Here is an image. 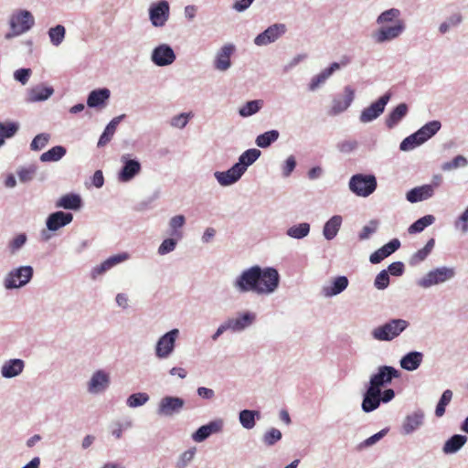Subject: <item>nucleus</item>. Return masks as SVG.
Listing matches in <instances>:
<instances>
[{
    "mask_svg": "<svg viewBox=\"0 0 468 468\" xmlns=\"http://www.w3.org/2000/svg\"><path fill=\"white\" fill-rule=\"evenodd\" d=\"M281 276L274 267L252 265L244 269L232 281V288L239 294L252 292L259 296H269L277 292Z\"/></svg>",
    "mask_w": 468,
    "mask_h": 468,
    "instance_id": "nucleus-1",
    "label": "nucleus"
},
{
    "mask_svg": "<svg viewBox=\"0 0 468 468\" xmlns=\"http://www.w3.org/2000/svg\"><path fill=\"white\" fill-rule=\"evenodd\" d=\"M378 28L372 31L371 38L375 44L382 45L400 37L407 26L401 17V11L392 7L381 12L376 18Z\"/></svg>",
    "mask_w": 468,
    "mask_h": 468,
    "instance_id": "nucleus-2",
    "label": "nucleus"
},
{
    "mask_svg": "<svg viewBox=\"0 0 468 468\" xmlns=\"http://www.w3.org/2000/svg\"><path fill=\"white\" fill-rule=\"evenodd\" d=\"M400 372L391 366H380L376 373L369 378L368 385L363 396H366V402L375 406L377 397L380 395V389L390 384L393 379L399 378Z\"/></svg>",
    "mask_w": 468,
    "mask_h": 468,
    "instance_id": "nucleus-3",
    "label": "nucleus"
},
{
    "mask_svg": "<svg viewBox=\"0 0 468 468\" xmlns=\"http://www.w3.org/2000/svg\"><path fill=\"white\" fill-rule=\"evenodd\" d=\"M33 14L24 8H16L12 11L7 19L9 30L5 35V39L10 40L29 32L35 26Z\"/></svg>",
    "mask_w": 468,
    "mask_h": 468,
    "instance_id": "nucleus-4",
    "label": "nucleus"
},
{
    "mask_svg": "<svg viewBox=\"0 0 468 468\" xmlns=\"http://www.w3.org/2000/svg\"><path fill=\"white\" fill-rule=\"evenodd\" d=\"M410 326V322L402 318H393L371 330V336L379 342H391L398 338Z\"/></svg>",
    "mask_w": 468,
    "mask_h": 468,
    "instance_id": "nucleus-5",
    "label": "nucleus"
},
{
    "mask_svg": "<svg viewBox=\"0 0 468 468\" xmlns=\"http://www.w3.org/2000/svg\"><path fill=\"white\" fill-rule=\"evenodd\" d=\"M34 269L30 265H20L10 269L3 278V286L6 291L26 287L33 279Z\"/></svg>",
    "mask_w": 468,
    "mask_h": 468,
    "instance_id": "nucleus-6",
    "label": "nucleus"
},
{
    "mask_svg": "<svg viewBox=\"0 0 468 468\" xmlns=\"http://www.w3.org/2000/svg\"><path fill=\"white\" fill-rule=\"evenodd\" d=\"M378 186L377 177L372 174H355L348 182L349 190L356 197H367Z\"/></svg>",
    "mask_w": 468,
    "mask_h": 468,
    "instance_id": "nucleus-7",
    "label": "nucleus"
},
{
    "mask_svg": "<svg viewBox=\"0 0 468 468\" xmlns=\"http://www.w3.org/2000/svg\"><path fill=\"white\" fill-rule=\"evenodd\" d=\"M456 275L454 267L441 266L429 271L425 275L417 281L418 286L429 289L432 286L445 283L452 280Z\"/></svg>",
    "mask_w": 468,
    "mask_h": 468,
    "instance_id": "nucleus-8",
    "label": "nucleus"
},
{
    "mask_svg": "<svg viewBox=\"0 0 468 468\" xmlns=\"http://www.w3.org/2000/svg\"><path fill=\"white\" fill-rule=\"evenodd\" d=\"M179 336L180 331L178 328H173L160 335L154 345L155 357L160 360L169 358L175 353Z\"/></svg>",
    "mask_w": 468,
    "mask_h": 468,
    "instance_id": "nucleus-9",
    "label": "nucleus"
},
{
    "mask_svg": "<svg viewBox=\"0 0 468 468\" xmlns=\"http://www.w3.org/2000/svg\"><path fill=\"white\" fill-rule=\"evenodd\" d=\"M122 167L117 174V179L121 183H129L133 180L142 171V165L136 158H132L131 154H123L120 157Z\"/></svg>",
    "mask_w": 468,
    "mask_h": 468,
    "instance_id": "nucleus-10",
    "label": "nucleus"
},
{
    "mask_svg": "<svg viewBox=\"0 0 468 468\" xmlns=\"http://www.w3.org/2000/svg\"><path fill=\"white\" fill-rule=\"evenodd\" d=\"M111 385L110 373L104 369L95 370L86 383L87 392L90 395L103 394Z\"/></svg>",
    "mask_w": 468,
    "mask_h": 468,
    "instance_id": "nucleus-11",
    "label": "nucleus"
},
{
    "mask_svg": "<svg viewBox=\"0 0 468 468\" xmlns=\"http://www.w3.org/2000/svg\"><path fill=\"white\" fill-rule=\"evenodd\" d=\"M185 407V400L180 397L165 396L156 408V414L160 417L169 418L179 414Z\"/></svg>",
    "mask_w": 468,
    "mask_h": 468,
    "instance_id": "nucleus-12",
    "label": "nucleus"
},
{
    "mask_svg": "<svg viewBox=\"0 0 468 468\" xmlns=\"http://www.w3.org/2000/svg\"><path fill=\"white\" fill-rule=\"evenodd\" d=\"M349 63L348 58H343L340 62H333L329 65V67L324 69L321 72L314 75L309 84H308V90L312 92L316 91L319 90L322 86L325 84L327 80L331 78V76L338 69H341V67H345Z\"/></svg>",
    "mask_w": 468,
    "mask_h": 468,
    "instance_id": "nucleus-13",
    "label": "nucleus"
},
{
    "mask_svg": "<svg viewBox=\"0 0 468 468\" xmlns=\"http://www.w3.org/2000/svg\"><path fill=\"white\" fill-rule=\"evenodd\" d=\"M390 100V94L386 93L362 110L359 115L361 123H369L378 119L385 111L386 105Z\"/></svg>",
    "mask_w": 468,
    "mask_h": 468,
    "instance_id": "nucleus-14",
    "label": "nucleus"
},
{
    "mask_svg": "<svg viewBox=\"0 0 468 468\" xmlns=\"http://www.w3.org/2000/svg\"><path fill=\"white\" fill-rule=\"evenodd\" d=\"M287 31L285 24L275 23L268 27L263 32L254 38L253 42L258 47H264L276 42Z\"/></svg>",
    "mask_w": 468,
    "mask_h": 468,
    "instance_id": "nucleus-15",
    "label": "nucleus"
},
{
    "mask_svg": "<svg viewBox=\"0 0 468 468\" xmlns=\"http://www.w3.org/2000/svg\"><path fill=\"white\" fill-rule=\"evenodd\" d=\"M236 51V47L232 43H226L221 46L215 53L213 58V68L219 72L229 70L231 66V57Z\"/></svg>",
    "mask_w": 468,
    "mask_h": 468,
    "instance_id": "nucleus-16",
    "label": "nucleus"
},
{
    "mask_svg": "<svg viewBox=\"0 0 468 468\" xmlns=\"http://www.w3.org/2000/svg\"><path fill=\"white\" fill-rule=\"evenodd\" d=\"M170 6L166 0L153 3L149 6V19L153 27H163L169 19Z\"/></svg>",
    "mask_w": 468,
    "mask_h": 468,
    "instance_id": "nucleus-17",
    "label": "nucleus"
},
{
    "mask_svg": "<svg viewBox=\"0 0 468 468\" xmlns=\"http://www.w3.org/2000/svg\"><path fill=\"white\" fill-rule=\"evenodd\" d=\"M348 284L349 281L346 276L333 277L321 286L320 294L325 299L333 298L346 291Z\"/></svg>",
    "mask_w": 468,
    "mask_h": 468,
    "instance_id": "nucleus-18",
    "label": "nucleus"
},
{
    "mask_svg": "<svg viewBox=\"0 0 468 468\" xmlns=\"http://www.w3.org/2000/svg\"><path fill=\"white\" fill-rule=\"evenodd\" d=\"M225 421L221 418H217L205 425L200 426L191 434V439L197 443L203 442L212 434H218L223 431Z\"/></svg>",
    "mask_w": 468,
    "mask_h": 468,
    "instance_id": "nucleus-19",
    "label": "nucleus"
},
{
    "mask_svg": "<svg viewBox=\"0 0 468 468\" xmlns=\"http://www.w3.org/2000/svg\"><path fill=\"white\" fill-rule=\"evenodd\" d=\"M176 58L174 49L168 44H160L151 53L152 62L158 67L172 65Z\"/></svg>",
    "mask_w": 468,
    "mask_h": 468,
    "instance_id": "nucleus-20",
    "label": "nucleus"
},
{
    "mask_svg": "<svg viewBox=\"0 0 468 468\" xmlns=\"http://www.w3.org/2000/svg\"><path fill=\"white\" fill-rule=\"evenodd\" d=\"M257 315L250 311L239 312L235 317L228 318L230 331L239 333L250 327L256 321Z\"/></svg>",
    "mask_w": 468,
    "mask_h": 468,
    "instance_id": "nucleus-21",
    "label": "nucleus"
},
{
    "mask_svg": "<svg viewBox=\"0 0 468 468\" xmlns=\"http://www.w3.org/2000/svg\"><path fill=\"white\" fill-rule=\"evenodd\" d=\"M355 100V90L347 85L344 88L343 98H335L332 101L329 113L338 115L346 111Z\"/></svg>",
    "mask_w": 468,
    "mask_h": 468,
    "instance_id": "nucleus-22",
    "label": "nucleus"
},
{
    "mask_svg": "<svg viewBox=\"0 0 468 468\" xmlns=\"http://www.w3.org/2000/svg\"><path fill=\"white\" fill-rule=\"evenodd\" d=\"M53 94L54 89L51 86H47L44 83H40L27 89L25 101L27 103L45 101L48 100Z\"/></svg>",
    "mask_w": 468,
    "mask_h": 468,
    "instance_id": "nucleus-23",
    "label": "nucleus"
},
{
    "mask_svg": "<svg viewBox=\"0 0 468 468\" xmlns=\"http://www.w3.org/2000/svg\"><path fill=\"white\" fill-rule=\"evenodd\" d=\"M424 417V412L421 410L408 414L401 424V434L410 435L419 430L423 425Z\"/></svg>",
    "mask_w": 468,
    "mask_h": 468,
    "instance_id": "nucleus-24",
    "label": "nucleus"
},
{
    "mask_svg": "<svg viewBox=\"0 0 468 468\" xmlns=\"http://www.w3.org/2000/svg\"><path fill=\"white\" fill-rule=\"evenodd\" d=\"M72 220L73 215L71 213L59 210L48 215L46 219V227L49 231L55 232L70 224Z\"/></svg>",
    "mask_w": 468,
    "mask_h": 468,
    "instance_id": "nucleus-25",
    "label": "nucleus"
},
{
    "mask_svg": "<svg viewBox=\"0 0 468 468\" xmlns=\"http://www.w3.org/2000/svg\"><path fill=\"white\" fill-rule=\"evenodd\" d=\"M244 174L235 164L227 171H216L214 177L221 186H229L237 183Z\"/></svg>",
    "mask_w": 468,
    "mask_h": 468,
    "instance_id": "nucleus-26",
    "label": "nucleus"
},
{
    "mask_svg": "<svg viewBox=\"0 0 468 468\" xmlns=\"http://www.w3.org/2000/svg\"><path fill=\"white\" fill-rule=\"evenodd\" d=\"M26 367L25 361L20 358H11L5 361L0 368L4 378H14L22 374Z\"/></svg>",
    "mask_w": 468,
    "mask_h": 468,
    "instance_id": "nucleus-27",
    "label": "nucleus"
},
{
    "mask_svg": "<svg viewBox=\"0 0 468 468\" xmlns=\"http://www.w3.org/2000/svg\"><path fill=\"white\" fill-rule=\"evenodd\" d=\"M434 196V186L431 185H422L411 188L406 193V199L410 203H417L427 200Z\"/></svg>",
    "mask_w": 468,
    "mask_h": 468,
    "instance_id": "nucleus-28",
    "label": "nucleus"
},
{
    "mask_svg": "<svg viewBox=\"0 0 468 468\" xmlns=\"http://www.w3.org/2000/svg\"><path fill=\"white\" fill-rule=\"evenodd\" d=\"M111 97L108 88H101L91 90L87 98V105L90 108H103Z\"/></svg>",
    "mask_w": 468,
    "mask_h": 468,
    "instance_id": "nucleus-29",
    "label": "nucleus"
},
{
    "mask_svg": "<svg viewBox=\"0 0 468 468\" xmlns=\"http://www.w3.org/2000/svg\"><path fill=\"white\" fill-rule=\"evenodd\" d=\"M424 355L420 351H410L405 354L399 360L401 368L407 371H415L423 361Z\"/></svg>",
    "mask_w": 468,
    "mask_h": 468,
    "instance_id": "nucleus-30",
    "label": "nucleus"
},
{
    "mask_svg": "<svg viewBox=\"0 0 468 468\" xmlns=\"http://www.w3.org/2000/svg\"><path fill=\"white\" fill-rule=\"evenodd\" d=\"M395 398V391L392 388H387L382 390L380 389V395L377 397V403H375V406L368 404L366 402V396H363L362 403H361V409L364 412L369 413L377 410L380 403H388Z\"/></svg>",
    "mask_w": 468,
    "mask_h": 468,
    "instance_id": "nucleus-31",
    "label": "nucleus"
},
{
    "mask_svg": "<svg viewBox=\"0 0 468 468\" xmlns=\"http://www.w3.org/2000/svg\"><path fill=\"white\" fill-rule=\"evenodd\" d=\"M343 224V218L340 215L331 217L323 227V236L326 240L334 239Z\"/></svg>",
    "mask_w": 468,
    "mask_h": 468,
    "instance_id": "nucleus-32",
    "label": "nucleus"
},
{
    "mask_svg": "<svg viewBox=\"0 0 468 468\" xmlns=\"http://www.w3.org/2000/svg\"><path fill=\"white\" fill-rule=\"evenodd\" d=\"M56 207L69 210H79L82 206V200L78 194H67L56 201Z\"/></svg>",
    "mask_w": 468,
    "mask_h": 468,
    "instance_id": "nucleus-33",
    "label": "nucleus"
},
{
    "mask_svg": "<svg viewBox=\"0 0 468 468\" xmlns=\"http://www.w3.org/2000/svg\"><path fill=\"white\" fill-rule=\"evenodd\" d=\"M261 154V152L259 149H248L239 155V161L235 165L239 166V170L244 174L248 167L259 159Z\"/></svg>",
    "mask_w": 468,
    "mask_h": 468,
    "instance_id": "nucleus-34",
    "label": "nucleus"
},
{
    "mask_svg": "<svg viewBox=\"0 0 468 468\" xmlns=\"http://www.w3.org/2000/svg\"><path fill=\"white\" fill-rule=\"evenodd\" d=\"M409 107L406 103H399L386 117L385 123L388 128L396 127L399 122L408 114Z\"/></svg>",
    "mask_w": 468,
    "mask_h": 468,
    "instance_id": "nucleus-35",
    "label": "nucleus"
},
{
    "mask_svg": "<svg viewBox=\"0 0 468 468\" xmlns=\"http://www.w3.org/2000/svg\"><path fill=\"white\" fill-rule=\"evenodd\" d=\"M124 117L125 114L116 116L107 124L98 141V147H102L106 145L112 140L113 134L115 133L118 124L122 122V120Z\"/></svg>",
    "mask_w": 468,
    "mask_h": 468,
    "instance_id": "nucleus-36",
    "label": "nucleus"
},
{
    "mask_svg": "<svg viewBox=\"0 0 468 468\" xmlns=\"http://www.w3.org/2000/svg\"><path fill=\"white\" fill-rule=\"evenodd\" d=\"M465 435L455 434L448 439L442 447V452L445 454H453L460 451L467 441Z\"/></svg>",
    "mask_w": 468,
    "mask_h": 468,
    "instance_id": "nucleus-37",
    "label": "nucleus"
},
{
    "mask_svg": "<svg viewBox=\"0 0 468 468\" xmlns=\"http://www.w3.org/2000/svg\"><path fill=\"white\" fill-rule=\"evenodd\" d=\"M27 234L25 232L16 233L7 242L6 249L10 255L17 254L27 244Z\"/></svg>",
    "mask_w": 468,
    "mask_h": 468,
    "instance_id": "nucleus-38",
    "label": "nucleus"
},
{
    "mask_svg": "<svg viewBox=\"0 0 468 468\" xmlns=\"http://www.w3.org/2000/svg\"><path fill=\"white\" fill-rule=\"evenodd\" d=\"M261 413L253 410H242L239 413V420L242 428L251 430L256 425V420H259Z\"/></svg>",
    "mask_w": 468,
    "mask_h": 468,
    "instance_id": "nucleus-39",
    "label": "nucleus"
},
{
    "mask_svg": "<svg viewBox=\"0 0 468 468\" xmlns=\"http://www.w3.org/2000/svg\"><path fill=\"white\" fill-rule=\"evenodd\" d=\"M264 106V101L258 99L245 102L241 107L239 108V115L242 118H249L258 113Z\"/></svg>",
    "mask_w": 468,
    "mask_h": 468,
    "instance_id": "nucleus-40",
    "label": "nucleus"
},
{
    "mask_svg": "<svg viewBox=\"0 0 468 468\" xmlns=\"http://www.w3.org/2000/svg\"><path fill=\"white\" fill-rule=\"evenodd\" d=\"M435 241L433 239H431L427 241L426 245L413 253L411 257L409 260V264L410 266H417L420 262L426 260V258L430 255L431 252L433 247H434Z\"/></svg>",
    "mask_w": 468,
    "mask_h": 468,
    "instance_id": "nucleus-41",
    "label": "nucleus"
},
{
    "mask_svg": "<svg viewBox=\"0 0 468 468\" xmlns=\"http://www.w3.org/2000/svg\"><path fill=\"white\" fill-rule=\"evenodd\" d=\"M186 224V217L183 215L173 216L168 221V232L171 237L176 239L183 238V232L181 229Z\"/></svg>",
    "mask_w": 468,
    "mask_h": 468,
    "instance_id": "nucleus-42",
    "label": "nucleus"
},
{
    "mask_svg": "<svg viewBox=\"0 0 468 468\" xmlns=\"http://www.w3.org/2000/svg\"><path fill=\"white\" fill-rule=\"evenodd\" d=\"M441 124L439 121H431L420 128L416 133L420 139V142L425 143L432 137L441 129Z\"/></svg>",
    "mask_w": 468,
    "mask_h": 468,
    "instance_id": "nucleus-43",
    "label": "nucleus"
},
{
    "mask_svg": "<svg viewBox=\"0 0 468 468\" xmlns=\"http://www.w3.org/2000/svg\"><path fill=\"white\" fill-rule=\"evenodd\" d=\"M280 137V133L277 130H270L263 133L259 134L255 139V144L260 148H268L275 143Z\"/></svg>",
    "mask_w": 468,
    "mask_h": 468,
    "instance_id": "nucleus-44",
    "label": "nucleus"
},
{
    "mask_svg": "<svg viewBox=\"0 0 468 468\" xmlns=\"http://www.w3.org/2000/svg\"><path fill=\"white\" fill-rule=\"evenodd\" d=\"M311 226L307 222L292 225L286 230V235L292 239H302L310 233Z\"/></svg>",
    "mask_w": 468,
    "mask_h": 468,
    "instance_id": "nucleus-45",
    "label": "nucleus"
},
{
    "mask_svg": "<svg viewBox=\"0 0 468 468\" xmlns=\"http://www.w3.org/2000/svg\"><path fill=\"white\" fill-rule=\"evenodd\" d=\"M66 153L67 151L64 146L57 145L43 153L39 159L43 163L58 162L66 154Z\"/></svg>",
    "mask_w": 468,
    "mask_h": 468,
    "instance_id": "nucleus-46",
    "label": "nucleus"
},
{
    "mask_svg": "<svg viewBox=\"0 0 468 468\" xmlns=\"http://www.w3.org/2000/svg\"><path fill=\"white\" fill-rule=\"evenodd\" d=\"M435 222V217L433 215H426L419 219H417L414 223H412L409 229L408 232L410 234L420 233L424 230L425 228L432 225Z\"/></svg>",
    "mask_w": 468,
    "mask_h": 468,
    "instance_id": "nucleus-47",
    "label": "nucleus"
},
{
    "mask_svg": "<svg viewBox=\"0 0 468 468\" xmlns=\"http://www.w3.org/2000/svg\"><path fill=\"white\" fill-rule=\"evenodd\" d=\"M463 16L460 13H454L446 17V19L440 24L439 31L441 34L448 33L452 28L457 27L463 22Z\"/></svg>",
    "mask_w": 468,
    "mask_h": 468,
    "instance_id": "nucleus-48",
    "label": "nucleus"
},
{
    "mask_svg": "<svg viewBox=\"0 0 468 468\" xmlns=\"http://www.w3.org/2000/svg\"><path fill=\"white\" fill-rule=\"evenodd\" d=\"M48 35L50 43L55 47H58L59 45L62 44V42L65 39L66 28L62 25H57L48 29Z\"/></svg>",
    "mask_w": 468,
    "mask_h": 468,
    "instance_id": "nucleus-49",
    "label": "nucleus"
},
{
    "mask_svg": "<svg viewBox=\"0 0 468 468\" xmlns=\"http://www.w3.org/2000/svg\"><path fill=\"white\" fill-rule=\"evenodd\" d=\"M150 399V397L145 392H137L130 395L126 399V405L129 408L134 409L146 404Z\"/></svg>",
    "mask_w": 468,
    "mask_h": 468,
    "instance_id": "nucleus-50",
    "label": "nucleus"
},
{
    "mask_svg": "<svg viewBox=\"0 0 468 468\" xmlns=\"http://www.w3.org/2000/svg\"><path fill=\"white\" fill-rule=\"evenodd\" d=\"M197 450L195 447L189 448L179 454L175 467L176 468H186L193 461L196 455Z\"/></svg>",
    "mask_w": 468,
    "mask_h": 468,
    "instance_id": "nucleus-51",
    "label": "nucleus"
},
{
    "mask_svg": "<svg viewBox=\"0 0 468 468\" xmlns=\"http://www.w3.org/2000/svg\"><path fill=\"white\" fill-rule=\"evenodd\" d=\"M468 165V160L463 155H457L452 160L445 162L441 165V170L444 172H450L461 167H466Z\"/></svg>",
    "mask_w": 468,
    "mask_h": 468,
    "instance_id": "nucleus-52",
    "label": "nucleus"
},
{
    "mask_svg": "<svg viewBox=\"0 0 468 468\" xmlns=\"http://www.w3.org/2000/svg\"><path fill=\"white\" fill-rule=\"evenodd\" d=\"M282 434L280 430L271 428L262 435L261 441L265 446L271 447L282 440Z\"/></svg>",
    "mask_w": 468,
    "mask_h": 468,
    "instance_id": "nucleus-53",
    "label": "nucleus"
},
{
    "mask_svg": "<svg viewBox=\"0 0 468 468\" xmlns=\"http://www.w3.org/2000/svg\"><path fill=\"white\" fill-rule=\"evenodd\" d=\"M452 399V391L450 389L444 390L435 409V415L437 417L440 418L444 415L445 408L451 402Z\"/></svg>",
    "mask_w": 468,
    "mask_h": 468,
    "instance_id": "nucleus-54",
    "label": "nucleus"
},
{
    "mask_svg": "<svg viewBox=\"0 0 468 468\" xmlns=\"http://www.w3.org/2000/svg\"><path fill=\"white\" fill-rule=\"evenodd\" d=\"M180 239H176L171 236L170 238L165 239L158 247V254L163 256L174 251L176 248L178 240Z\"/></svg>",
    "mask_w": 468,
    "mask_h": 468,
    "instance_id": "nucleus-55",
    "label": "nucleus"
},
{
    "mask_svg": "<svg viewBox=\"0 0 468 468\" xmlns=\"http://www.w3.org/2000/svg\"><path fill=\"white\" fill-rule=\"evenodd\" d=\"M423 143L420 142V139L419 138V136L417 135L416 132L412 134H410V136L406 137L401 143H400V145H399V149L401 151H404V152H407V151H410L414 148H416L417 146L422 144Z\"/></svg>",
    "mask_w": 468,
    "mask_h": 468,
    "instance_id": "nucleus-56",
    "label": "nucleus"
},
{
    "mask_svg": "<svg viewBox=\"0 0 468 468\" xmlns=\"http://www.w3.org/2000/svg\"><path fill=\"white\" fill-rule=\"evenodd\" d=\"M50 140V134L47 133H42L35 136L30 144V149L32 151H40L42 150Z\"/></svg>",
    "mask_w": 468,
    "mask_h": 468,
    "instance_id": "nucleus-57",
    "label": "nucleus"
},
{
    "mask_svg": "<svg viewBox=\"0 0 468 468\" xmlns=\"http://www.w3.org/2000/svg\"><path fill=\"white\" fill-rule=\"evenodd\" d=\"M454 229L462 234L468 233V207L464 211L454 220Z\"/></svg>",
    "mask_w": 468,
    "mask_h": 468,
    "instance_id": "nucleus-58",
    "label": "nucleus"
},
{
    "mask_svg": "<svg viewBox=\"0 0 468 468\" xmlns=\"http://www.w3.org/2000/svg\"><path fill=\"white\" fill-rule=\"evenodd\" d=\"M191 112H182L171 118L170 125L174 128L183 129L188 123L189 119L191 118Z\"/></svg>",
    "mask_w": 468,
    "mask_h": 468,
    "instance_id": "nucleus-59",
    "label": "nucleus"
},
{
    "mask_svg": "<svg viewBox=\"0 0 468 468\" xmlns=\"http://www.w3.org/2000/svg\"><path fill=\"white\" fill-rule=\"evenodd\" d=\"M378 227V220H370L366 226H364L361 231L358 234V238L360 240H366L370 238L372 234H374Z\"/></svg>",
    "mask_w": 468,
    "mask_h": 468,
    "instance_id": "nucleus-60",
    "label": "nucleus"
},
{
    "mask_svg": "<svg viewBox=\"0 0 468 468\" xmlns=\"http://www.w3.org/2000/svg\"><path fill=\"white\" fill-rule=\"evenodd\" d=\"M389 284V275L387 270L381 271L375 278L374 286L378 290H384Z\"/></svg>",
    "mask_w": 468,
    "mask_h": 468,
    "instance_id": "nucleus-61",
    "label": "nucleus"
},
{
    "mask_svg": "<svg viewBox=\"0 0 468 468\" xmlns=\"http://www.w3.org/2000/svg\"><path fill=\"white\" fill-rule=\"evenodd\" d=\"M18 130V125L15 122L3 123L0 122V136L10 138L15 135Z\"/></svg>",
    "mask_w": 468,
    "mask_h": 468,
    "instance_id": "nucleus-62",
    "label": "nucleus"
},
{
    "mask_svg": "<svg viewBox=\"0 0 468 468\" xmlns=\"http://www.w3.org/2000/svg\"><path fill=\"white\" fill-rule=\"evenodd\" d=\"M296 167V159L293 155H290L282 165V175L283 177H288Z\"/></svg>",
    "mask_w": 468,
    "mask_h": 468,
    "instance_id": "nucleus-63",
    "label": "nucleus"
},
{
    "mask_svg": "<svg viewBox=\"0 0 468 468\" xmlns=\"http://www.w3.org/2000/svg\"><path fill=\"white\" fill-rule=\"evenodd\" d=\"M400 247V241L398 239H393L387 244L380 248L383 256L386 258L394 253Z\"/></svg>",
    "mask_w": 468,
    "mask_h": 468,
    "instance_id": "nucleus-64",
    "label": "nucleus"
}]
</instances>
